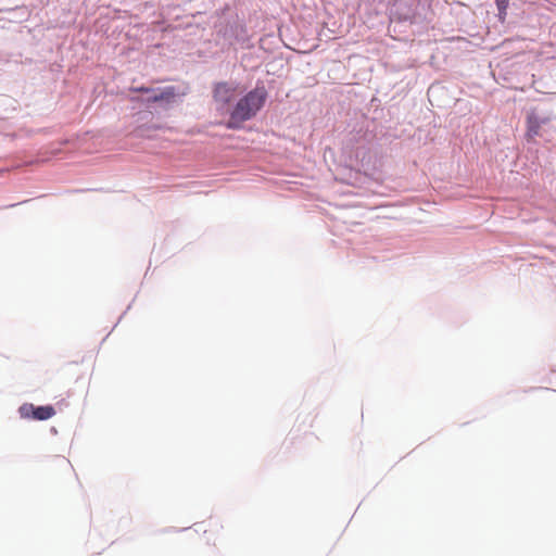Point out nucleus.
Listing matches in <instances>:
<instances>
[{
    "mask_svg": "<svg viewBox=\"0 0 556 556\" xmlns=\"http://www.w3.org/2000/svg\"><path fill=\"white\" fill-rule=\"evenodd\" d=\"M547 118H540L534 113H530L527 116V130L526 138L528 141L534 140L535 137L541 136V127L543 124L547 123Z\"/></svg>",
    "mask_w": 556,
    "mask_h": 556,
    "instance_id": "20e7f679",
    "label": "nucleus"
},
{
    "mask_svg": "<svg viewBox=\"0 0 556 556\" xmlns=\"http://www.w3.org/2000/svg\"><path fill=\"white\" fill-rule=\"evenodd\" d=\"M177 94L176 88L174 86H168L163 89H154V92H150L148 102H172Z\"/></svg>",
    "mask_w": 556,
    "mask_h": 556,
    "instance_id": "39448f33",
    "label": "nucleus"
},
{
    "mask_svg": "<svg viewBox=\"0 0 556 556\" xmlns=\"http://www.w3.org/2000/svg\"><path fill=\"white\" fill-rule=\"evenodd\" d=\"M497 10H498V16L500 18L504 20L507 14V9L509 5V0H495Z\"/></svg>",
    "mask_w": 556,
    "mask_h": 556,
    "instance_id": "423d86ee",
    "label": "nucleus"
},
{
    "mask_svg": "<svg viewBox=\"0 0 556 556\" xmlns=\"http://www.w3.org/2000/svg\"><path fill=\"white\" fill-rule=\"evenodd\" d=\"M236 86L228 83H217L213 89V98L223 105L230 103L236 93Z\"/></svg>",
    "mask_w": 556,
    "mask_h": 556,
    "instance_id": "7ed1b4c3",
    "label": "nucleus"
},
{
    "mask_svg": "<svg viewBox=\"0 0 556 556\" xmlns=\"http://www.w3.org/2000/svg\"><path fill=\"white\" fill-rule=\"evenodd\" d=\"M135 91L144 92V93H149L150 94V92H154V89L153 88H147V87H139V88H136Z\"/></svg>",
    "mask_w": 556,
    "mask_h": 556,
    "instance_id": "0eeeda50",
    "label": "nucleus"
},
{
    "mask_svg": "<svg viewBox=\"0 0 556 556\" xmlns=\"http://www.w3.org/2000/svg\"><path fill=\"white\" fill-rule=\"evenodd\" d=\"M22 418L35 420H48L55 415V409L51 405L35 406L30 403H25L18 408Z\"/></svg>",
    "mask_w": 556,
    "mask_h": 556,
    "instance_id": "f03ea898",
    "label": "nucleus"
},
{
    "mask_svg": "<svg viewBox=\"0 0 556 556\" xmlns=\"http://www.w3.org/2000/svg\"><path fill=\"white\" fill-rule=\"evenodd\" d=\"M267 91L264 86H257L243 96L230 112L226 124L229 129H239L242 124L253 118L264 106Z\"/></svg>",
    "mask_w": 556,
    "mask_h": 556,
    "instance_id": "f257e3e1",
    "label": "nucleus"
}]
</instances>
